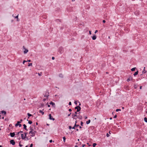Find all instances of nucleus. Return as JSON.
<instances>
[{"label":"nucleus","mask_w":147,"mask_h":147,"mask_svg":"<svg viewBox=\"0 0 147 147\" xmlns=\"http://www.w3.org/2000/svg\"><path fill=\"white\" fill-rule=\"evenodd\" d=\"M27 61L30 62H31V60H27Z\"/></svg>","instance_id":"nucleus-55"},{"label":"nucleus","mask_w":147,"mask_h":147,"mask_svg":"<svg viewBox=\"0 0 147 147\" xmlns=\"http://www.w3.org/2000/svg\"><path fill=\"white\" fill-rule=\"evenodd\" d=\"M142 72L143 74H145L146 72V71L145 70L143 69Z\"/></svg>","instance_id":"nucleus-26"},{"label":"nucleus","mask_w":147,"mask_h":147,"mask_svg":"<svg viewBox=\"0 0 147 147\" xmlns=\"http://www.w3.org/2000/svg\"><path fill=\"white\" fill-rule=\"evenodd\" d=\"M87 118V116H85V119H86Z\"/></svg>","instance_id":"nucleus-62"},{"label":"nucleus","mask_w":147,"mask_h":147,"mask_svg":"<svg viewBox=\"0 0 147 147\" xmlns=\"http://www.w3.org/2000/svg\"><path fill=\"white\" fill-rule=\"evenodd\" d=\"M15 132H12V133H10V135L11 137H13L15 136Z\"/></svg>","instance_id":"nucleus-11"},{"label":"nucleus","mask_w":147,"mask_h":147,"mask_svg":"<svg viewBox=\"0 0 147 147\" xmlns=\"http://www.w3.org/2000/svg\"><path fill=\"white\" fill-rule=\"evenodd\" d=\"M32 63H29L28 64V66H32Z\"/></svg>","instance_id":"nucleus-33"},{"label":"nucleus","mask_w":147,"mask_h":147,"mask_svg":"<svg viewBox=\"0 0 147 147\" xmlns=\"http://www.w3.org/2000/svg\"><path fill=\"white\" fill-rule=\"evenodd\" d=\"M121 110L120 109H117L116 110V112H118L119 111H120Z\"/></svg>","instance_id":"nucleus-31"},{"label":"nucleus","mask_w":147,"mask_h":147,"mask_svg":"<svg viewBox=\"0 0 147 147\" xmlns=\"http://www.w3.org/2000/svg\"><path fill=\"white\" fill-rule=\"evenodd\" d=\"M77 117L80 119H82V116L77 115Z\"/></svg>","instance_id":"nucleus-17"},{"label":"nucleus","mask_w":147,"mask_h":147,"mask_svg":"<svg viewBox=\"0 0 147 147\" xmlns=\"http://www.w3.org/2000/svg\"><path fill=\"white\" fill-rule=\"evenodd\" d=\"M144 121L146 122H147V118L146 117H145L144 118Z\"/></svg>","instance_id":"nucleus-29"},{"label":"nucleus","mask_w":147,"mask_h":147,"mask_svg":"<svg viewBox=\"0 0 147 147\" xmlns=\"http://www.w3.org/2000/svg\"><path fill=\"white\" fill-rule=\"evenodd\" d=\"M69 105H71V102H69Z\"/></svg>","instance_id":"nucleus-41"},{"label":"nucleus","mask_w":147,"mask_h":147,"mask_svg":"<svg viewBox=\"0 0 147 147\" xmlns=\"http://www.w3.org/2000/svg\"><path fill=\"white\" fill-rule=\"evenodd\" d=\"M33 132H34V133L35 135L36 133V131H35L34 130H33Z\"/></svg>","instance_id":"nucleus-38"},{"label":"nucleus","mask_w":147,"mask_h":147,"mask_svg":"<svg viewBox=\"0 0 147 147\" xmlns=\"http://www.w3.org/2000/svg\"><path fill=\"white\" fill-rule=\"evenodd\" d=\"M28 123L30 124H31L32 123V121L30 120L28 121Z\"/></svg>","instance_id":"nucleus-27"},{"label":"nucleus","mask_w":147,"mask_h":147,"mask_svg":"<svg viewBox=\"0 0 147 147\" xmlns=\"http://www.w3.org/2000/svg\"><path fill=\"white\" fill-rule=\"evenodd\" d=\"M19 132H20V133H23V131H19Z\"/></svg>","instance_id":"nucleus-60"},{"label":"nucleus","mask_w":147,"mask_h":147,"mask_svg":"<svg viewBox=\"0 0 147 147\" xmlns=\"http://www.w3.org/2000/svg\"><path fill=\"white\" fill-rule=\"evenodd\" d=\"M27 134H28L27 132H24V134L25 135V136L26 138V135Z\"/></svg>","instance_id":"nucleus-30"},{"label":"nucleus","mask_w":147,"mask_h":147,"mask_svg":"<svg viewBox=\"0 0 147 147\" xmlns=\"http://www.w3.org/2000/svg\"><path fill=\"white\" fill-rule=\"evenodd\" d=\"M75 114H74V115L73 113L72 114V116L73 117V119H76L74 117H77V112H75Z\"/></svg>","instance_id":"nucleus-4"},{"label":"nucleus","mask_w":147,"mask_h":147,"mask_svg":"<svg viewBox=\"0 0 147 147\" xmlns=\"http://www.w3.org/2000/svg\"><path fill=\"white\" fill-rule=\"evenodd\" d=\"M136 16H138L139 15L140 13L139 10H137L134 12Z\"/></svg>","instance_id":"nucleus-10"},{"label":"nucleus","mask_w":147,"mask_h":147,"mask_svg":"<svg viewBox=\"0 0 147 147\" xmlns=\"http://www.w3.org/2000/svg\"><path fill=\"white\" fill-rule=\"evenodd\" d=\"M72 111V110L71 109H69V112H71Z\"/></svg>","instance_id":"nucleus-51"},{"label":"nucleus","mask_w":147,"mask_h":147,"mask_svg":"<svg viewBox=\"0 0 147 147\" xmlns=\"http://www.w3.org/2000/svg\"><path fill=\"white\" fill-rule=\"evenodd\" d=\"M85 145H85V144H83V145H82V147H84V146H85Z\"/></svg>","instance_id":"nucleus-57"},{"label":"nucleus","mask_w":147,"mask_h":147,"mask_svg":"<svg viewBox=\"0 0 147 147\" xmlns=\"http://www.w3.org/2000/svg\"><path fill=\"white\" fill-rule=\"evenodd\" d=\"M131 80L132 79V78L130 76H129V78L127 79V81L128 82L129 81L131 80Z\"/></svg>","instance_id":"nucleus-13"},{"label":"nucleus","mask_w":147,"mask_h":147,"mask_svg":"<svg viewBox=\"0 0 147 147\" xmlns=\"http://www.w3.org/2000/svg\"><path fill=\"white\" fill-rule=\"evenodd\" d=\"M52 60H54L55 59L54 57H53L52 58Z\"/></svg>","instance_id":"nucleus-56"},{"label":"nucleus","mask_w":147,"mask_h":147,"mask_svg":"<svg viewBox=\"0 0 147 147\" xmlns=\"http://www.w3.org/2000/svg\"><path fill=\"white\" fill-rule=\"evenodd\" d=\"M50 143H52L53 142V141L52 140H50L49 141Z\"/></svg>","instance_id":"nucleus-48"},{"label":"nucleus","mask_w":147,"mask_h":147,"mask_svg":"<svg viewBox=\"0 0 147 147\" xmlns=\"http://www.w3.org/2000/svg\"><path fill=\"white\" fill-rule=\"evenodd\" d=\"M75 127H75V125H74V126H73V127H72V129H75Z\"/></svg>","instance_id":"nucleus-54"},{"label":"nucleus","mask_w":147,"mask_h":147,"mask_svg":"<svg viewBox=\"0 0 147 147\" xmlns=\"http://www.w3.org/2000/svg\"><path fill=\"white\" fill-rule=\"evenodd\" d=\"M96 145V144L95 143H93V147H95V146Z\"/></svg>","instance_id":"nucleus-32"},{"label":"nucleus","mask_w":147,"mask_h":147,"mask_svg":"<svg viewBox=\"0 0 147 147\" xmlns=\"http://www.w3.org/2000/svg\"><path fill=\"white\" fill-rule=\"evenodd\" d=\"M90 120L89 119L88 121H86V123L87 124H88L89 123H90Z\"/></svg>","instance_id":"nucleus-21"},{"label":"nucleus","mask_w":147,"mask_h":147,"mask_svg":"<svg viewBox=\"0 0 147 147\" xmlns=\"http://www.w3.org/2000/svg\"><path fill=\"white\" fill-rule=\"evenodd\" d=\"M74 103L76 105H77V102L76 101L75 102H74Z\"/></svg>","instance_id":"nucleus-59"},{"label":"nucleus","mask_w":147,"mask_h":147,"mask_svg":"<svg viewBox=\"0 0 147 147\" xmlns=\"http://www.w3.org/2000/svg\"><path fill=\"white\" fill-rule=\"evenodd\" d=\"M117 117V115H115L114 117V118H115Z\"/></svg>","instance_id":"nucleus-53"},{"label":"nucleus","mask_w":147,"mask_h":147,"mask_svg":"<svg viewBox=\"0 0 147 147\" xmlns=\"http://www.w3.org/2000/svg\"><path fill=\"white\" fill-rule=\"evenodd\" d=\"M18 15H17L16 17H15V18H16L17 19H18Z\"/></svg>","instance_id":"nucleus-43"},{"label":"nucleus","mask_w":147,"mask_h":147,"mask_svg":"<svg viewBox=\"0 0 147 147\" xmlns=\"http://www.w3.org/2000/svg\"><path fill=\"white\" fill-rule=\"evenodd\" d=\"M10 142L11 144H12L13 145H14L15 144V142L13 140H11L10 141Z\"/></svg>","instance_id":"nucleus-5"},{"label":"nucleus","mask_w":147,"mask_h":147,"mask_svg":"<svg viewBox=\"0 0 147 147\" xmlns=\"http://www.w3.org/2000/svg\"><path fill=\"white\" fill-rule=\"evenodd\" d=\"M23 48L24 49H25V50L24 51V54L27 53L28 52V50L26 49L24 46H23Z\"/></svg>","instance_id":"nucleus-3"},{"label":"nucleus","mask_w":147,"mask_h":147,"mask_svg":"<svg viewBox=\"0 0 147 147\" xmlns=\"http://www.w3.org/2000/svg\"><path fill=\"white\" fill-rule=\"evenodd\" d=\"M136 68L135 67H134L131 69V70L132 71H135Z\"/></svg>","instance_id":"nucleus-24"},{"label":"nucleus","mask_w":147,"mask_h":147,"mask_svg":"<svg viewBox=\"0 0 147 147\" xmlns=\"http://www.w3.org/2000/svg\"><path fill=\"white\" fill-rule=\"evenodd\" d=\"M30 129L31 130L30 131H33V129L32 127L30 126L29 127Z\"/></svg>","instance_id":"nucleus-28"},{"label":"nucleus","mask_w":147,"mask_h":147,"mask_svg":"<svg viewBox=\"0 0 147 147\" xmlns=\"http://www.w3.org/2000/svg\"><path fill=\"white\" fill-rule=\"evenodd\" d=\"M18 124L17 123H16L15 124V126L16 127H17L18 126Z\"/></svg>","instance_id":"nucleus-42"},{"label":"nucleus","mask_w":147,"mask_h":147,"mask_svg":"<svg viewBox=\"0 0 147 147\" xmlns=\"http://www.w3.org/2000/svg\"><path fill=\"white\" fill-rule=\"evenodd\" d=\"M71 113H70L69 114H68V117H69V116H70L71 114Z\"/></svg>","instance_id":"nucleus-50"},{"label":"nucleus","mask_w":147,"mask_h":147,"mask_svg":"<svg viewBox=\"0 0 147 147\" xmlns=\"http://www.w3.org/2000/svg\"><path fill=\"white\" fill-rule=\"evenodd\" d=\"M18 126L20 127L22 126V125L20 124H18Z\"/></svg>","instance_id":"nucleus-45"},{"label":"nucleus","mask_w":147,"mask_h":147,"mask_svg":"<svg viewBox=\"0 0 147 147\" xmlns=\"http://www.w3.org/2000/svg\"><path fill=\"white\" fill-rule=\"evenodd\" d=\"M69 129H71L72 128V127L71 126H69Z\"/></svg>","instance_id":"nucleus-39"},{"label":"nucleus","mask_w":147,"mask_h":147,"mask_svg":"<svg viewBox=\"0 0 147 147\" xmlns=\"http://www.w3.org/2000/svg\"><path fill=\"white\" fill-rule=\"evenodd\" d=\"M20 143H19V146L20 147H22L23 145H22L20 144Z\"/></svg>","instance_id":"nucleus-37"},{"label":"nucleus","mask_w":147,"mask_h":147,"mask_svg":"<svg viewBox=\"0 0 147 147\" xmlns=\"http://www.w3.org/2000/svg\"><path fill=\"white\" fill-rule=\"evenodd\" d=\"M63 48L62 47H60L59 48V52L60 54H62L63 52Z\"/></svg>","instance_id":"nucleus-2"},{"label":"nucleus","mask_w":147,"mask_h":147,"mask_svg":"<svg viewBox=\"0 0 147 147\" xmlns=\"http://www.w3.org/2000/svg\"><path fill=\"white\" fill-rule=\"evenodd\" d=\"M44 104H40V107H42L44 106Z\"/></svg>","instance_id":"nucleus-25"},{"label":"nucleus","mask_w":147,"mask_h":147,"mask_svg":"<svg viewBox=\"0 0 147 147\" xmlns=\"http://www.w3.org/2000/svg\"><path fill=\"white\" fill-rule=\"evenodd\" d=\"M89 34L90 35L91 34V31H89Z\"/></svg>","instance_id":"nucleus-49"},{"label":"nucleus","mask_w":147,"mask_h":147,"mask_svg":"<svg viewBox=\"0 0 147 147\" xmlns=\"http://www.w3.org/2000/svg\"><path fill=\"white\" fill-rule=\"evenodd\" d=\"M49 104L51 105H52V106L54 107H55V103L54 102H52V101H51L49 103Z\"/></svg>","instance_id":"nucleus-8"},{"label":"nucleus","mask_w":147,"mask_h":147,"mask_svg":"<svg viewBox=\"0 0 147 147\" xmlns=\"http://www.w3.org/2000/svg\"><path fill=\"white\" fill-rule=\"evenodd\" d=\"M33 145L32 144H30V147H33Z\"/></svg>","instance_id":"nucleus-40"},{"label":"nucleus","mask_w":147,"mask_h":147,"mask_svg":"<svg viewBox=\"0 0 147 147\" xmlns=\"http://www.w3.org/2000/svg\"><path fill=\"white\" fill-rule=\"evenodd\" d=\"M39 112L41 113L42 114V115H43L44 113V112H43L42 111L40 110L39 111Z\"/></svg>","instance_id":"nucleus-23"},{"label":"nucleus","mask_w":147,"mask_h":147,"mask_svg":"<svg viewBox=\"0 0 147 147\" xmlns=\"http://www.w3.org/2000/svg\"><path fill=\"white\" fill-rule=\"evenodd\" d=\"M21 136L22 139L23 140H24L26 138L25 136H24V135L23 134H21Z\"/></svg>","instance_id":"nucleus-15"},{"label":"nucleus","mask_w":147,"mask_h":147,"mask_svg":"<svg viewBox=\"0 0 147 147\" xmlns=\"http://www.w3.org/2000/svg\"><path fill=\"white\" fill-rule=\"evenodd\" d=\"M49 92H48V94H46H46L45 95H44V97H47V98H48L49 96Z\"/></svg>","instance_id":"nucleus-18"},{"label":"nucleus","mask_w":147,"mask_h":147,"mask_svg":"<svg viewBox=\"0 0 147 147\" xmlns=\"http://www.w3.org/2000/svg\"><path fill=\"white\" fill-rule=\"evenodd\" d=\"M0 114H3V115H5L6 114V112L4 111H1Z\"/></svg>","instance_id":"nucleus-9"},{"label":"nucleus","mask_w":147,"mask_h":147,"mask_svg":"<svg viewBox=\"0 0 147 147\" xmlns=\"http://www.w3.org/2000/svg\"><path fill=\"white\" fill-rule=\"evenodd\" d=\"M59 76L61 78H62L63 77V75L62 74H59Z\"/></svg>","instance_id":"nucleus-22"},{"label":"nucleus","mask_w":147,"mask_h":147,"mask_svg":"<svg viewBox=\"0 0 147 147\" xmlns=\"http://www.w3.org/2000/svg\"><path fill=\"white\" fill-rule=\"evenodd\" d=\"M106 136H107V137H108L110 135L108 133H107Z\"/></svg>","instance_id":"nucleus-36"},{"label":"nucleus","mask_w":147,"mask_h":147,"mask_svg":"<svg viewBox=\"0 0 147 147\" xmlns=\"http://www.w3.org/2000/svg\"><path fill=\"white\" fill-rule=\"evenodd\" d=\"M98 32V30H95V32L94 33H95V34H96V33L97 32Z\"/></svg>","instance_id":"nucleus-52"},{"label":"nucleus","mask_w":147,"mask_h":147,"mask_svg":"<svg viewBox=\"0 0 147 147\" xmlns=\"http://www.w3.org/2000/svg\"><path fill=\"white\" fill-rule=\"evenodd\" d=\"M29 134H32L31 135H30L32 137H33L35 136V135L34 133V132H33V131H30L29 132Z\"/></svg>","instance_id":"nucleus-6"},{"label":"nucleus","mask_w":147,"mask_h":147,"mask_svg":"<svg viewBox=\"0 0 147 147\" xmlns=\"http://www.w3.org/2000/svg\"><path fill=\"white\" fill-rule=\"evenodd\" d=\"M23 126H24V129L25 130H26V131H28V129L26 128V125L25 124H24V125H23Z\"/></svg>","instance_id":"nucleus-14"},{"label":"nucleus","mask_w":147,"mask_h":147,"mask_svg":"<svg viewBox=\"0 0 147 147\" xmlns=\"http://www.w3.org/2000/svg\"><path fill=\"white\" fill-rule=\"evenodd\" d=\"M49 119L50 120H52L53 121H54L55 120V119L51 115V114H49Z\"/></svg>","instance_id":"nucleus-7"},{"label":"nucleus","mask_w":147,"mask_h":147,"mask_svg":"<svg viewBox=\"0 0 147 147\" xmlns=\"http://www.w3.org/2000/svg\"><path fill=\"white\" fill-rule=\"evenodd\" d=\"M83 122H82V121H81V123H80V125L81 126H83Z\"/></svg>","instance_id":"nucleus-35"},{"label":"nucleus","mask_w":147,"mask_h":147,"mask_svg":"<svg viewBox=\"0 0 147 147\" xmlns=\"http://www.w3.org/2000/svg\"><path fill=\"white\" fill-rule=\"evenodd\" d=\"M27 62V61H26L25 60H24L23 61V64H24V63L25 62Z\"/></svg>","instance_id":"nucleus-46"},{"label":"nucleus","mask_w":147,"mask_h":147,"mask_svg":"<svg viewBox=\"0 0 147 147\" xmlns=\"http://www.w3.org/2000/svg\"><path fill=\"white\" fill-rule=\"evenodd\" d=\"M96 38V36L95 34H94L92 37V39L93 40H95Z\"/></svg>","instance_id":"nucleus-12"},{"label":"nucleus","mask_w":147,"mask_h":147,"mask_svg":"<svg viewBox=\"0 0 147 147\" xmlns=\"http://www.w3.org/2000/svg\"><path fill=\"white\" fill-rule=\"evenodd\" d=\"M142 88V86H140V89H141Z\"/></svg>","instance_id":"nucleus-64"},{"label":"nucleus","mask_w":147,"mask_h":147,"mask_svg":"<svg viewBox=\"0 0 147 147\" xmlns=\"http://www.w3.org/2000/svg\"><path fill=\"white\" fill-rule=\"evenodd\" d=\"M21 123V122L20 121H18L17 122V123H18V124H20V123Z\"/></svg>","instance_id":"nucleus-44"},{"label":"nucleus","mask_w":147,"mask_h":147,"mask_svg":"<svg viewBox=\"0 0 147 147\" xmlns=\"http://www.w3.org/2000/svg\"><path fill=\"white\" fill-rule=\"evenodd\" d=\"M78 102L79 103V106H76V107H75V109H77V112H78L81 109V107L79 106L81 105V103L79 102Z\"/></svg>","instance_id":"nucleus-1"},{"label":"nucleus","mask_w":147,"mask_h":147,"mask_svg":"<svg viewBox=\"0 0 147 147\" xmlns=\"http://www.w3.org/2000/svg\"><path fill=\"white\" fill-rule=\"evenodd\" d=\"M63 141L64 143L65 142L66 138L65 136H64L63 137Z\"/></svg>","instance_id":"nucleus-20"},{"label":"nucleus","mask_w":147,"mask_h":147,"mask_svg":"<svg viewBox=\"0 0 147 147\" xmlns=\"http://www.w3.org/2000/svg\"><path fill=\"white\" fill-rule=\"evenodd\" d=\"M74 125H75V126L76 127L79 126V125H77L76 124H75Z\"/></svg>","instance_id":"nucleus-34"},{"label":"nucleus","mask_w":147,"mask_h":147,"mask_svg":"<svg viewBox=\"0 0 147 147\" xmlns=\"http://www.w3.org/2000/svg\"><path fill=\"white\" fill-rule=\"evenodd\" d=\"M58 21H59V22H61V21H60L59 19H57V20H56V21L57 22Z\"/></svg>","instance_id":"nucleus-61"},{"label":"nucleus","mask_w":147,"mask_h":147,"mask_svg":"<svg viewBox=\"0 0 147 147\" xmlns=\"http://www.w3.org/2000/svg\"><path fill=\"white\" fill-rule=\"evenodd\" d=\"M106 21L105 20H103L102 21V22L104 23H105V22Z\"/></svg>","instance_id":"nucleus-58"},{"label":"nucleus","mask_w":147,"mask_h":147,"mask_svg":"<svg viewBox=\"0 0 147 147\" xmlns=\"http://www.w3.org/2000/svg\"><path fill=\"white\" fill-rule=\"evenodd\" d=\"M42 73H38V74L39 76H41V75Z\"/></svg>","instance_id":"nucleus-47"},{"label":"nucleus","mask_w":147,"mask_h":147,"mask_svg":"<svg viewBox=\"0 0 147 147\" xmlns=\"http://www.w3.org/2000/svg\"><path fill=\"white\" fill-rule=\"evenodd\" d=\"M27 115H28V119H29V117H30V116H32V115L30 114V113H27Z\"/></svg>","instance_id":"nucleus-19"},{"label":"nucleus","mask_w":147,"mask_h":147,"mask_svg":"<svg viewBox=\"0 0 147 147\" xmlns=\"http://www.w3.org/2000/svg\"><path fill=\"white\" fill-rule=\"evenodd\" d=\"M46 100V98H44V99H43V101H45Z\"/></svg>","instance_id":"nucleus-63"},{"label":"nucleus","mask_w":147,"mask_h":147,"mask_svg":"<svg viewBox=\"0 0 147 147\" xmlns=\"http://www.w3.org/2000/svg\"><path fill=\"white\" fill-rule=\"evenodd\" d=\"M138 71H137L135 72V73L134 74V76H136V75H137L138 74Z\"/></svg>","instance_id":"nucleus-16"}]
</instances>
